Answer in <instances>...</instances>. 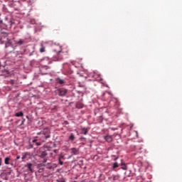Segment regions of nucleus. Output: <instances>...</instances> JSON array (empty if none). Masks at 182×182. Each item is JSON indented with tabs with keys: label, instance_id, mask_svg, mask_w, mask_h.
<instances>
[{
	"label": "nucleus",
	"instance_id": "1",
	"mask_svg": "<svg viewBox=\"0 0 182 182\" xmlns=\"http://www.w3.org/2000/svg\"><path fill=\"white\" fill-rule=\"evenodd\" d=\"M37 134L40 136V140L45 142L46 140L50 138V130L49 129H44L41 132H38Z\"/></svg>",
	"mask_w": 182,
	"mask_h": 182
},
{
	"label": "nucleus",
	"instance_id": "2",
	"mask_svg": "<svg viewBox=\"0 0 182 182\" xmlns=\"http://www.w3.org/2000/svg\"><path fill=\"white\" fill-rule=\"evenodd\" d=\"M56 48L57 49H53V51L57 53L56 60H62L63 59V53L60 50V46H57Z\"/></svg>",
	"mask_w": 182,
	"mask_h": 182
},
{
	"label": "nucleus",
	"instance_id": "3",
	"mask_svg": "<svg viewBox=\"0 0 182 182\" xmlns=\"http://www.w3.org/2000/svg\"><path fill=\"white\" fill-rule=\"evenodd\" d=\"M46 156H48V153L46 152V151H42L38 155L41 159H43V163H46V161H48V158L46 157Z\"/></svg>",
	"mask_w": 182,
	"mask_h": 182
},
{
	"label": "nucleus",
	"instance_id": "4",
	"mask_svg": "<svg viewBox=\"0 0 182 182\" xmlns=\"http://www.w3.org/2000/svg\"><path fill=\"white\" fill-rule=\"evenodd\" d=\"M57 92L58 93V96H65L68 93V90L65 88H60L57 90Z\"/></svg>",
	"mask_w": 182,
	"mask_h": 182
},
{
	"label": "nucleus",
	"instance_id": "5",
	"mask_svg": "<svg viewBox=\"0 0 182 182\" xmlns=\"http://www.w3.org/2000/svg\"><path fill=\"white\" fill-rule=\"evenodd\" d=\"M104 139L107 141V143H112V141H113V137L110 135L104 136Z\"/></svg>",
	"mask_w": 182,
	"mask_h": 182
},
{
	"label": "nucleus",
	"instance_id": "6",
	"mask_svg": "<svg viewBox=\"0 0 182 182\" xmlns=\"http://www.w3.org/2000/svg\"><path fill=\"white\" fill-rule=\"evenodd\" d=\"M16 45H18L19 46L22 45H25V41L23 39H19L18 41L16 42Z\"/></svg>",
	"mask_w": 182,
	"mask_h": 182
},
{
	"label": "nucleus",
	"instance_id": "7",
	"mask_svg": "<svg viewBox=\"0 0 182 182\" xmlns=\"http://www.w3.org/2000/svg\"><path fill=\"white\" fill-rule=\"evenodd\" d=\"M26 167L28 168V171H31V173H33V169L32 168V164H27Z\"/></svg>",
	"mask_w": 182,
	"mask_h": 182
},
{
	"label": "nucleus",
	"instance_id": "8",
	"mask_svg": "<svg viewBox=\"0 0 182 182\" xmlns=\"http://www.w3.org/2000/svg\"><path fill=\"white\" fill-rule=\"evenodd\" d=\"M71 151L73 154H75V155L79 154V150L76 148L71 149Z\"/></svg>",
	"mask_w": 182,
	"mask_h": 182
},
{
	"label": "nucleus",
	"instance_id": "9",
	"mask_svg": "<svg viewBox=\"0 0 182 182\" xmlns=\"http://www.w3.org/2000/svg\"><path fill=\"white\" fill-rule=\"evenodd\" d=\"M75 139H76V137L75 136V134H73V133L70 134V136L68 137V140L70 141H73Z\"/></svg>",
	"mask_w": 182,
	"mask_h": 182
},
{
	"label": "nucleus",
	"instance_id": "10",
	"mask_svg": "<svg viewBox=\"0 0 182 182\" xmlns=\"http://www.w3.org/2000/svg\"><path fill=\"white\" fill-rule=\"evenodd\" d=\"M81 132H82V134L86 135V134H87V132H89V129H87V128L84 127V128L81 129Z\"/></svg>",
	"mask_w": 182,
	"mask_h": 182
},
{
	"label": "nucleus",
	"instance_id": "11",
	"mask_svg": "<svg viewBox=\"0 0 182 182\" xmlns=\"http://www.w3.org/2000/svg\"><path fill=\"white\" fill-rule=\"evenodd\" d=\"M57 83H59V85H63V83H65V80H61L60 78H58Z\"/></svg>",
	"mask_w": 182,
	"mask_h": 182
},
{
	"label": "nucleus",
	"instance_id": "12",
	"mask_svg": "<svg viewBox=\"0 0 182 182\" xmlns=\"http://www.w3.org/2000/svg\"><path fill=\"white\" fill-rule=\"evenodd\" d=\"M10 160H11V158L6 157L5 159H4V164H6V165L9 164Z\"/></svg>",
	"mask_w": 182,
	"mask_h": 182
},
{
	"label": "nucleus",
	"instance_id": "13",
	"mask_svg": "<svg viewBox=\"0 0 182 182\" xmlns=\"http://www.w3.org/2000/svg\"><path fill=\"white\" fill-rule=\"evenodd\" d=\"M16 117H22V116H23V112H17L16 113Z\"/></svg>",
	"mask_w": 182,
	"mask_h": 182
},
{
	"label": "nucleus",
	"instance_id": "14",
	"mask_svg": "<svg viewBox=\"0 0 182 182\" xmlns=\"http://www.w3.org/2000/svg\"><path fill=\"white\" fill-rule=\"evenodd\" d=\"M38 141V139H33V143H36V146H42V142H36Z\"/></svg>",
	"mask_w": 182,
	"mask_h": 182
},
{
	"label": "nucleus",
	"instance_id": "15",
	"mask_svg": "<svg viewBox=\"0 0 182 182\" xmlns=\"http://www.w3.org/2000/svg\"><path fill=\"white\" fill-rule=\"evenodd\" d=\"M14 23H15V21L14 20H10L8 26L12 28V25H14Z\"/></svg>",
	"mask_w": 182,
	"mask_h": 182
},
{
	"label": "nucleus",
	"instance_id": "16",
	"mask_svg": "<svg viewBox=\"0 0 182 182\" xmlns=\"http://www.w3.org/2000/svg\"><path fill=\"white\" fill-rule=\"evenodd\" d=\"M40 52L41 53H43V52H45V46H43V45H41V47L40 48Z\"/></svg>",
	"mask_w": 182,
	"mask_h": 182
},
{
	"label": "nucleus",
	"instance_id": "17",
	"mask_svg": "<svg viewBox=\"0 0 182 182\" xmlns=\"http://www.w3.org/2000/svg\"><path fill=\"white\" fill-rule=\"evenodd\" d=\"M122 170H127V166H126V164H122Z\"/></svg>",
	"mask_w": 182,
	"mask_h": 182
},
{
	"label": "nucleus",
	"instance_id": "18",
	"mask_svg": "<svg viewBox=\"0 0 182 182\" xmlns=\"http://www.w3.org/2000/svg\"><path fill=\"white\" fill-rule=\"evenodd\" d=\"M117 167H119V164H117V162H114L113 164L112 168H117Z\"/></svg>",
	"mask_w": 182,
	"mask_h": 182
},
{
	"label": "nucleus",
	"instance_id": "19",
	"mask_svg": "<svg viewBox=\"0 0 182 182\" xmlns=\"http://www.w3.org/2000/svg\"><path fill=\"white\" fill-rule=\"evenodd\" d=\"M57 182H66V180H65L63 178H60L57 180Z\"/></svg>",
	"mask_w": 182,
	"mask_h": 182
},
{
	"label": "nucleus",
	"instance_id": "20",
	"mask_svg": "<svg viewBox=\"0 0 182 182\" xmlns=\"http://www.w3.org/2000/svg\"><path fill=\"white\" fill-rule=\"evenodd\" d=\"M26 156H27L26 154H23V156L21 157L22 161H25V159H26Z\"/></svg>",
	"mask_w": 182,
	"mask_h": 182
},
{
	"label": "nucleus",
	"instance_id": "21",
	"mask_svg": "<svg viewBox=\"0 0 182 182\" xmlns=\"http://www.w3.org/2000/svg\"><path fill=\"white\" fill-rule=\"evenodd\" d=\"M59 164H60V166H63V161H62L60 159H59Z\"/></svg>",
	"mask_w": 182,
	"mask_h": 182
},
{
	"label": "nucleus",
	"instance_id": "22",
	"mask_svg": "<svg viewBox=\"0 0 182 182\" xmlns=\"http://www.w3.org/2000/svg\"><path fill=\"white\" fill-rule=\"evenodd\" d=\"M11 85H14L15 83V81L14 80H10Z\"/></svg>",
	"mask_w": 182,
	"mask_h": 182
},
{
	"label": "nucleus",
	"instance_id": "23",
	"mask_svg": "<svg viewBox=\"0 0 182 182\" xmlns=\"http://www.w3.org/2000/svg\"><path fill=\"white\" fill-rule=\"evenodd\" d=\"M2 166V158L0 157V166Z\"/></svg>",
	"mask_w": 182,
	"mask_h": 182
},
{
	"label": "nucleus",
	"instance_id": "24",
	"mask_svg": "<svg viewBox=\"0 0 182 182\" xmlns=\"http://www.w3.org/2000/svg\"><path fill=\"white\" fill-rule=\"evenodd\" d=\"M23 123H25V119L23 118L21 125L23 124Z\"/></svg>",
	"mask_w": 182,
	"mask_h": 182
},
{
	"label": "nucleus",
	"instance_id": "25",
	"mask_svg": "<svg viewBox=\"0 0 182 182\" xmlns=\"http://www.w3.org/2000/svg\"><path fill=\"white\" fill-rule=\"evenodd\" d=\"M19 159H21V156H16V160H19Z\"/></svg>",
	"mask_w": 182,
	"mask_h": 182
},
{
	"label": "nucleus",
	"instance_id": "26",
	"mask_svg": "<svg viewBox=\"0 0 182 182\" xmlns=\"http://www.w3.org/2000/svg\"><path fill=\"white\" fill-rule=\"evenodd\" d=\"M2 20H1V18H0V28H1V25L2 24Z\"/></svg>",
	"mask_w": 182,
	"mask_h": 182
},
{
	"label": "nucleus",
	"instance_id": "27",
	"mask_svg": "<svg viewBox=\"0 0 182 182\" xmlns=\"http://www.w3.org/2000/svg\"><path fill=\"white\" fill-rule=\"evenodd\" d=\"M54 151H55V153H56V150H55Z\"/></svg>",
	"mask_w": 182,
	"mask_h": 182
}]
</instances>
